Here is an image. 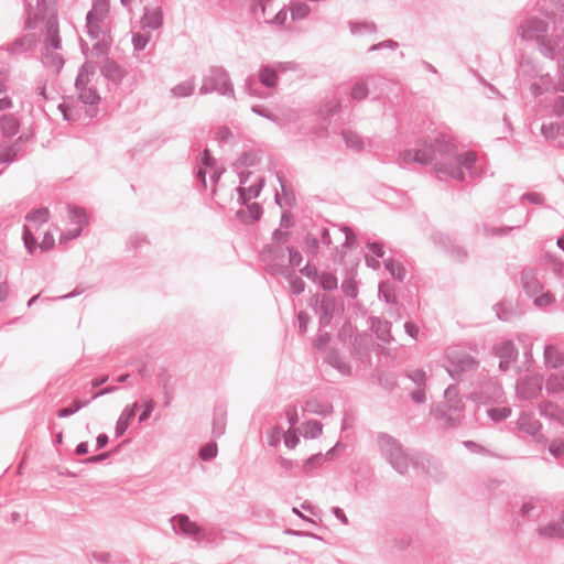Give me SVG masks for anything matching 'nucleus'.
<instances>
[{"instance_id":"obj_24","label":"nucleus","mask_w":564,"mask_h":564,"mask_svg":"<svg viewBox=\"0 0 564 564\" xmlns=\"http://www.w3.org/2000/svg\"><path fill=\"white\" fill-rule=\"evenodd\" d=\"M36 44L35 34L28 33L10 43L7 51L10 54H21L31 51Z\"/></svg>"},{"instance_id":"obj_58","label":"nucleus","mask_w":564,"mask_h":564,"mask_svg":"<svg viewBox=\"0 0 564 564\" xmlns=\"http://www.w3.org/2000/svg\"><path fill=\"white\" fill-rule=\"evenodd\" d=\"M311 13V8L305 2L296 1L291 6V18L292 20L305 19Z\"/></svg>"},{"instance_id":"obj_7","label":"nucleus","mask_w":564,"mask_h":564,"mask_svg":"<svg viewBox=\"0 0 564 564\" xmlns=\"http://www.w3.org/2000/svg\"><path fill=\"white\" fill-rule=\"evenodd\" d=\"M170 521L176 535L188 538L195 542L207 539L206 530L198 523L192 521L187 514H175L171 517Z\"/></svg>"},{"instance_id":"obj_38","label":"nucleus","mask_w":564,"mask_h":564,"mask_svg":"<svg viewBox=\"0 0 564 564\" xmlns=\"http://www.w3.org/2000/svg\"><path fill=\"white\" fill-rule=\"evenodd\" d=\"M384 268L389 273L399 282H402L405 279L406 270L404 265L394 260L393 258H388L383 261Z\"/></svg>"},{"instance_id":"obj_51","label":"nucleus","mask_w":564,"mask_h":564,"mask_svg":"<svg viewBox=\"0 0 564 564\" xmlns=\"http://www.w3.org/2000/svg\"><path fill=\"white\" fill-rule=\"evenodd\" d=\"M379 299L388 304H395L397 296L393 286L389 282H380L378 288Z\"/></svg>"},{"instance_id":"obj_35","label":"nucleus","mask_w":564,"mask_h":564,"mask_svg":"<svg viewBox=\"0 0 564 564\" xmlns=\"http://www.w3.org/2000/svg\"><path fill=\"white\" fill-rule=\"evenodd\" d=\"M494 311L498 319L502 322H510L516 315L513 305L510 301L502 300L494 305Z\"/></svg>"},{"instance_id":"obj_48","label":"nucleus","mask_w":564,"mask_h":564,"mask_svg":"<svg viewBox=\"0 0 564 564\" xmlns=\"http://www.w3.org/2000/svg\"><path fill=\"white\" fill-rule=\"evenodd\" d=\"M325 462V457L322 453H316V454H313L311 455L308 458H306L301 468H302V471L305 474V475H310L311 471L315 468H318L319 466H322V464Z\"/></svg>"},{"instance_id":"obj_3","label":"nucleus","mask_w":564,"mask_h":564,"mask_svg":"<svg viewBox=\"0 0 564 564\" xmlns=\"http://www.w3.org/2000/svg\"><path fill=\"white\" fill-rule=\"evenodd\" d=\"M377 442L382 456L388 464L400 475L409 469L410 457L399 440L390 434L379 433Z\"/></svg>"},{"instance_id":"obj_22","label":"nucleus","mask_w":564,"mask_h":564,"mask_svg":"<svg viewBox=\"0 0 564 564\" xmlns=\"http://www.w3.org/2000/svg\"><path fill=\"white\" fill-rule=\"evenodd\" d=\"M139 408L138 402L132 403L131 405H127L119 419L117 420L116 427H115V435L116 437H121L127 430L129 429L131 421L134 419L137 410Z\"/></svg>"},{"instance_id":"obj_34","label":"nucleus","mask_w":564,"mask_h":564,"mask_svg":"<svg viewBox=\"0 0 564 564\" xmlns=\"http://www.w3.org/2000/svg\"><path fill=\"white\" fill-rule=\"evenodd\" d=\"M325 360L333 368L337 369L341 375H349L351 371L349 364L344 361L336 349L329 350Z\"/></svg>"},{"instance_id":"obj_25","label":"nucleus","mask_w":564,"mask_h":564,"mask_svg":"<svg viewBox=\"0 0 564 564\" xmlns=\"http://www.w3.org/2000/svg\"><path fill=\"white\" fill-rule=\"evenodd\" d=\"M521 283L524 292L530 296H536L542 291V284L532 270L521 272Z\"/></svg>"},{"instance_id":"obj_19","label":"nucleus","mask_w":564,"mask_h":564,"mask_svg":"<svg viewBox=\"0 0 564 564\" xmlns=\"http://www.w3.org/2000/svg\"><path fill=\"white\" fill-rule=\"evenodd\" d=\"M265 185V178L263 176L259 177L258 181L249 186L243 187L239 186L236 188L238 194V204L240 206L247 205L251 198H258Z\"/></svg>"},{"instance_id":"obj_40","label":"nucleus","mask_w":564,"mask_h":564,"mask_svg":"<svg viewBox=\"0 0 564 564\" xmlns=\"http://www.w3.org/2000/svg\"><path fill=\"white\" fill-rule=\"evenodd\" d=\"M102 20H99L97 17H93V13L86 14V32L87 35L93 40H98L100 35L104 33L100 22Z\"/></svg>"},{"instance_id":"obj_61","label":"nucleus","mask_w":564,"mask_h":564,"mask_svg":"<svg viewBox=\"0 0 564 564\" xmlns=\"http://www.w3.org/2000/svg\"><path fill=\"white\" fill-rule=\"evenodd\" d=\"M511 412H512V410L509 406L490 408L487 410V415L494 422H501V421L508 419L511 415Z\"/></svg>"},{"instance_id":"obj_60","label":"nucleus","mask_w":564,"mask_h":564,"mask_svg":"<svg viewBox=\"0 0 564 564\" xmlns=\"http://www.w3.org/2000/svg\"><path fill=\"white\" fill-rule=\"evenodd\" d=\"M293 269L289 268L286 264L282 263H270L265 265V272L270 275H282L284 279L291 278V271Z\"/></svg>"},{"instance_id":"obj_62","label":"nucleus","mask_w":564,"mask_h":564,"mask_svg":"<svg viewBox=\"0 0 564 564\" xmlns=\"http://www.w3.org/2000/svg\"><path fill=\"white\" fill-rule=\"evenodd\" d=\"M288 282L290 283V292L293 295H300L305 291V282L295 275V271H291V278H286Z\"/></svg>"},{"instance_id":"obj_30","label":"nucleus","mask_w":564,"mask_h":564,"mask_svg":"<svg viewBox=\"0 0 564 564\" xmlns=\"http://www.w3.org/2000/svg\"><path fill=\"white\" fill-rule=\"evenodd\" d=\"M440 242L445 247L447 253L455 260L463 262L468 257V251L465 247L452 242L448 236H441Z\"/></svg>"},{"instance_id":"obj_2","label":"nucleus","mask_w":564,"mask_h":564,"mask_svg":"<svg viewBox=\"0 0 564 564\" xmlns=\"http://www.w3.org/2000/svg\"><path fill=\"white\" fill-rule=\"evenodd\" d=\"M444 399V402L431 406V414L436 420L443 421L446 429L459 426L464 419L465 403L456 386L451 384L445 389Z\"/></svg>"},{"instance_id":"obj_32","label":"nucleus","mask_w":564,"mask_h":564,"mask_svg":"<svg viewBox=\"0 0 564 564\" xmlns=\"http://www.w3.org/2000/svg\"><path fill=\"white\" fill-rule=\"evenodd\" d=\"M435 172L441 180L443 176H449L458 181H463L465 178V174L460 166L452 163H436Z\"/></svg>"},{"instance_id":"obj_10","label":"nucleus","mask_w":564,"mask_h":564,"mask_svg":"<svg viewBox=\"0 0 564 564\" xmlns=\"http://www.w3.org/2000/svg\"><path fill=\"white\" fill-rule=\"evenodd\" d=\"M492 354L499 358V370L506 372L514 364L519 356V350L512 340H503L492 347Z\"/></svg>"},{"instance_id":"obj_9","label":"nucleus","mask_w":564,"mask_h":564,"mask_svg":"<svg viewBox=\"0 0 564 564\" xmlns=\"http://www.w3.org/2000/svg\"><path fill=\"white\" fill-rule=\"evenodd\" d=\"M448 361L449 368L447 371L454 379L467 371L476 370L479 367V360L467 352H456L449 356Z\"/></svg>"},{"instance_id":"obj_5","label":"nucleus","mask_w":564,"mask_h":564,"mask_svg":"<svg viewBox=\"0 0 564 564\" xmlns=\"http://www.w3.org/2000/svg\"><path fill=\"white\" fill-rule=\"evenodd\" d=\"M468 399L475 403L492 405L503 402L505 392L497 380L485 378L469 393Z\"/></svg>"},{"instance_id":"obj_23","label":"nucleus","mask_w":564,"mask_h":564,"mask_svg":"<svg viewBox=\"0 0 564 564\" xmlns=\"http://www.w3.org/2000/svg\"><path fill=\"white\" fill-rule=\"evenodd\" d=\"M370 328L379 340L386 344H389L393 340L390 322L379 317H370Z\"/></svg>"},{"instance_id":"obj_12","label":"nucleus","mask_w":564,"mask_h":564,"mask_svg":"<svg viewBox=\"0 0 564 564\" xmlns=\"http://www.w3.org/2000/svg\"><path fill=\"white\" fill-rule=\"evenodd\" d=\"M339 307L343 308V303L339 300L329 294L322 295L319 310L316 313L318 314L319 328H325L332 324L334 314Z\"/></svg>"},{"instance_id":"obj_45","label":"nucleus","mask_w":564,"mask_h":564,"mask_svg":"<svg viewBox=\"0 0 564 564\" xmlns=\"http://www.w3.org/2000/svg\"><path fill=\"white\" fill-rule=\"evenodd\" d=\"M251 111L257 115V116H260L262 118H265L268 120H270L271 122L280 126V127H283L284 126V121L281 117H279L278 115L273 113L272 111H270L267 107H264L263 105H253L251 106Z\"/></svg>"},{"instance_id":"obj_55","label":"nucleus","mask_w":564,"mask_h":564,"mask_svg":"<svg viewBox=\"0 0 564 564\" xmlns=\"http://www.w3.org/2000/svg\"><path fill=\"white\" fill-rule=\"evenodd\" d=\"M541 133L545 137V139H556L558 135H563V127H561V121L543 123L541 127Z\"/></svg>"},{"instance_id":"obj_39","label":"nucleus","mask_w":564,"mask_h":564,"mask_svg":"<svg viewBox=\"0 0 564 564\" xmlns=\"http://www.w3.org/2000/svg\"><path fill=\"white\" fill-rule=\"evenodd\" d=\"M42 63L45 66L55 68L56 73H59L64 67L65 59L58 53L44 50L42 53Z\"/></svg>"},{"instance_id":"obj_56","label":"nucleus","mask_w":564,"mask_h":564,"mask_svg":"<svg viewBox=\"0 0 564 564\" xmlns=\"http://www.w3.org/2000/svg\"><path fill=\"white\" fill-rule=\"evenodd\" d=\"M25 219L32 223L45 224L50 219V210L46 207L32 209L26 214Z\"/></svg>"},{"instance_id":"obj_31","label":"nucleus","mask_w":564,"mask_h":564,"mask_svg":"<svg viewBox=\"0 0 564 564\" xmlns=\"http://www.w3.org/2000/svg\"><path fill=\"white\" fill-rule=\"evenodd\" d=\"M539 413L550 420L561 422L564 416V411L552 401H543L538 406Z\"/></svg>"},{"instance_id":"obj_37","label":"nucleus","mask_w":564,"mask_h":564,"mask_svg":"<svg viewBox=\"0 0 564 564\" xmlns=\"http://www.w3.org/2000/svg\"><path fill=\"white\" fill-rule=\"evenodd\" d=\"M303 410L308 413L326 416L333 412V405L322 404L316 399H308L305 401Z\"/></svg>"},{"instance_id":"obj_6","label":"nucleus","mask_w":564,"mask_h":564,"mask_svg":"<svg viewBox=\"0 0 564 564\" xmlns=\"http://www.w3.org/2000/svg\"><path fill=\"white\" fill-rule=\"evenodd\" d=\"M170 521L176 535L188 538L195 542L207 539L206 530L198 523L192 521L187 514H175L171 517Z\"/></svg>"},{"instance_id":"obj_17","label":"nucleus","mask_w":564,"mask_h":564,"mask_svg":"<svg viewBox=\"0 0 564 564\" xmlns=\"http://www.w3.org/2000/svg\"><path fill=\"white\" fill-rule=\"evenodd\" d=\"M263 207L260 203L247 204V209H238L236 218L243 225H253L262 218Z\"/></svg>"},{"instance_id":"obj_53","label":"nucleus","mask_w":564,"mask_h":564,"mask_svg":"<svg viewBox=\"0 0 564 564\" xmlns=\"http://www.w3.org/2000/svg\"><path fill=\"white\" fill-rule=\"evenodd\" d=\"M22 240H23V243H24V247H25L28 253H30V254H33L35 252L36 248H39L36 238L34 237L30 227L26 225L23 226Z\"/></svg>"},{"instance_id":"obj_54","label":"nucleus","mask_w":564,"mask_h":564,"mask_svg":"<svg viewBox=\"0 0 564 564\" xmlns=\"http://www.w3.org/2000/svg\"><path fill=\"white\" fill-rule=\"evenodd\" d=\"M546 389L552 393H561L564 391V375L552 373L546 381Z\"/></svg>"},{"instance_id":"obj_44","label":"nucleus","mask_w":564,"mask_h":564,"mask_svg":"<svg viewBox=\"0 0 564 564\" xmlns=\"http://www.w3.org/2000/svg\"><path fill=\"white\" fill-rule=\"evenodd\" d=\"M303 437L306 440L317 438L323 432V424L318 420H308L303 423Z\"/></svg>"},{"instance_id":"obj_42","label":"nucleus","mask_w":564,"mask_h":564,"mask_svg":"<svg viewBox=\"0 0 564 564\" xmlns=\"http://www.w3.org/2000/svg\"><path fill=\"white\" fill-rule=\"evenodd\" d=\"M89 403L90 400L75 399L68 406L58 409L56 415L59 419L68 417L78 412L80 409L86 408Z\"/></svg>"},{"instance_id":"obj_11","label":"nucleus","mask_w":564,"mask_h":564,"mask_svg":"<svg viewBox=\"0 0 564 564\" xmlns=\"http://www.w3.org/2000/svg\"><path fill=\"white\" fill-rule=\"evenodd\" d=\"M549 32V23L540 18L533 17L525 20L519 26V35L524 41H538Z\"/></svg>"},{"instance_id":"obj_4","label":"nucleus","mask_w":564,"mask_h":564,"mask_svg":"<svg viewBox=\"0 0 564 564\" xmlns=\"http://www.w3.org/2000/svg\"><path fill=\"white\" fill-rule=\"evenodd\" d=\"M214 91L221 96L235 98V90L230 76L221 66H210L208 74L204 76L199 88L200 95H207Z\"/></svg>"},{"instance_id":"obj_47","label":"nucleus","mask_w":564,"mask_h":564,"mask_svg":"<svg viewBox=\"0 0 564 564\" xmlns=\"http://www.w3.org/2000/svg\"><path fill=\"white\" fill-rule=\"evenodd\" d=\"M110 9V0H94L91 9L87 13H93V17L105 20L108 17Z\"/></svg>"},{"instance_id":"obj_27","label":"nucleus","mask_w":564,"mask_h":564,"mask_svg":"<svg viewBox=\"0 0 564 564\" xmlns=\"http://www.w3.org/2000/svg\"><path fill=\"white\" fill-rule=\"evenodd\" d=\"M227 410L224 405L218 404L214 408L213 413V435L220 437L226 432Z\"/></svg>"},{"instance_id":"obj_52","label":"nucleus","mask_w":564,"mask_h":564,"mask_svg":"<svg viewBox=\"0 0 564 564\" xmlns=\"http://www.w3.org/2000/svg\"><path fill=\"white\" fill-rule=\"evenodd\" d=\"M218 454V446L217 443L214 441H210L203 445L198 451V457L204 462H210L214 458H216Z\"/></svg>"},{"instance_id":"obj_41","label":"nucleus","mask_w":564,"mask_h":564,"mask_svg":"<svg viewBox=\"0 0 564 564\" xmlns=\"http://www.w3.org/2000/svg\"><path fill=\"white\" fill-rule=\"evenodd\" d=\"M539 534L546 538H564V525L562 522L552 521L545 527L539 528Z\"/></svg>"},{"instance_id":"obj_8","label":"nucleus","mask_w":564,"mask_h":564,"mask_svg":"<svg viewBox=\"0 0 564 564\" xmlns=\"http://www.w3.org/2000/svg\"><path fill=\"white\" fill-rule=\"evenodd\" d=\"M294 62H278L274 65L262 64L258 72V80L265 88H275L279 83V74L295 70Z\"/></svg>"},{"instance_id":"obj_57","label":"nucleus","mask_w":564,"mask_h":564,"mask_svg":"<svg viewBox=\"0 0 564 564\" xmlns=\"http://www.w3.org/2000/svg\"><path fill=\"white\" fill-rule=\"evenodd\" d=\"M259 80L256 78V76L250 75L246 78L245 82V91L248 93L250 96L259 97V98H267L268 95H265L259 87H258Z\"/></svg>"},{"instance_id":"obj_26","label":"nucleus","mask_w":564,"mask_h":564,"mask_svg":"<svg viewBox=\"0 0 564 564\" xmlns=\"http://www.w3.org/2000/svg\"><path fill=\"white\" fill-rule=\"evenodd\" d=\"M142 28H148L151 30H159L163 25V11L161 8L149 9L144 8V12L142 15Z\"/></svg>"},{"instance_id":"obj_13","label":"nucleus","mask_w":564,"mask_h":564,"mask_svg":"<svg viewBox=\"0 0 564 564\" xmlns=\"http://www.w3.org/2000/svg\"><path fill=\"white\" fill-rule=\"evenodd\" d=\"M413 468L431 477L442 475L441 465L430 455L425 453H416L410 457Z\"/></svg>"},{"instance_id":"obj_49","label":"nucleus","mask_w":564,"mask_h":564,"mask_svg":"<svg viewBox=\"0 0 564 564\" xmlns=\"http://www.w3.org/2000/svg\"><path fill=\"white\" fill-rule=\"evenodd\" d=\"M315 283H318L319 288L324 291H333L337 289L338 280L336 275L330 272H322Z\"/></svg>"},{"instance_id":"obj_63","label":"nucleus","mask_w":564,"mask_h":564,"mask_svg":"<svg viewBox=\"0 0 564 564\" xmlns=\"http://www.w3.org/2000/svg\"><path fill=\"white\" fill-rule=\"evenodd\" d=\"M454 158L458 166H464L468 170H470L475 165L477 160L475 153L470 151L464 152L462 154L456 153Z\"/></svg>"},{"instance_id":"obj_43","label":"nucleus","mask_w":564,"mask_h":564,"mask_svg":"<svg viewBox=\"0 0 564 564\" xmlns=\"http://www.w3.org/2000/svg\"><path fill=\"white\" fill-rule=\"evenodd\" d=\"M260 163V158L258 156L256 151H243L239 158L235 161L234 166L240 167H253Z\"/></svg>"},{"instance_id":"obj_1","label":"nucleus","mask_w":564,"mask_h":564,"mask_svg":"<svg viewBox=\"0 0 564 564\" xmlns=\"http://www.w3.org/2000/svg\"><path fill=\"white\" fill-rule=\"evenodd\" d=\"M456 145L445 135L433 140H423L416 149L405 150L400 154L403 163H419L421 165L438 162V159H453L456 155Z\"/></svg>"},{"instance_id":"obj_16","label":"nucleus","mask_w":564,"mask_h":564,"mask_svg":"<svg viewBox=\"0 0 564 564\" xmlns=\"http://www.w3.org/2000/svg\"><path fill=\"white\" fill-rule=\"evenodd\" d=\"M518 394L523 400H532L539 395L542 390V379L538 376L527 377L517 386Z\"/></svg>"},{"instance_id":"obj_21","label":"nucleus","mask_w":564,"mask_h":564,"mask_svg":"<svg viewBox=\"0 0 564 564\" xmlns=\"http://www.w3.org/2000/svg\"><path fill=\"white\" fill-rule=\"evenodd\" d=\"M278 182L281 185L283 198L275 193L274 202L279 207L289 206L292 207L295 204V195L291 185L288 184V180L283 176L282 173L276 172L275 174Z\"/></svg>"},{"instance_id":"obj_28","label":"nucleus","mask_w":564,"mask_h":564,"mask_svg":"<svg viewBox=\"0 0 564 564\" xmlns=\"http://www.w3.org/2000/svg\"><path fill=\"white\" fill-rule=\"evenodd\" d=\"M517 424L518 429L521 432H524L532 436H535L542 427L541 423L538 420H535L531 414L525 412L521 413Z\"/></svg>"},{"instance_id":"obj_15","label":"nucleus","mask_w":564,"mask_h":564,"mask_svg":"<svg viewBox=\"0 0 564 564\" xmlns=\"http://www.w3.org/2000/svg\"><path fill=\"white\" fill-rule=\"evenodd\" d=\"M100 74L108 82H111L118 86L122 83L127 72L118 62L107 58L100 67Z\"/></svg>"},{"instance_id":"obj_18","label":"nucleus","mask_w":564,"mask_h":564,"mask_svg":"<svg viewBox=\"0 0 564 564\" xmlns=\"http://www.w3.org/2000/svg\"><path fill=\"white\" fill-rule=\"evenodd\" d=\"M77 98L84 105L90 106V108L86 111L89 118H94L97 116V105L100 102L101 97L95 87L77 90Z\"/></svg>"},{"instance_id":"obj_46","label":"nucleus","mask_w":564,"mask_h":564,"mask_svg":"<svg viewBox=\"0 0 564 564\" xmlns=\"http://www.w3.org/2000/svg\"><path fill=\"white\" fill-rule=\"evenodd\" d=\"M303 250L308 257H316L319 251L318 238L315 235L307 232L303 239Z\"/></svg>"},{"instance_id":"obj_59","label":"nucleus","mask_w":564,"mask_h":564,"mask_svg":"<svg viewBox=\"0 0 564 564\" xmlns=\"http://www.w3.org/2000/svg\"><path fill=\"white\" fill-rule=\"evenodd\" d=\"M194 91V84L191 82H182L171 89L172 96L175 98L189 97Z\"/></svg>"},{"instance_id":"obj_29","label":"nucleus","mask_w":564,"mask_h":564,"mask_svg":"<svg viewBox=\"0 0 564 564\" xmlns=\"http://www.w3.org/2000/svg\"><path fill=\"white\" fill-rule=\"evenodd\" d=\"M20 130V121L11 113L2 115L0 118V131L4 138H12Z\"/></svg>"},{"instance_id":"obj_14","label":"nucleus","mask_w":564,"mask_h":564,"mask_svg":"<svg viewBox=\"0 0 564 564\" xmlns=\"http://www.w3.org/2000/svg\"><path fill=\"white\" fill-rule=\"evenodd\" d=\"M62 48V39L56 18H50L45 23L44 50L57 51Z\"/></svg>"},{"instance_id":"obj_64","label":"nucleus","mask_w":564,"mask_h":564,"mask_svg":"<svg viewBox=\"0 0 564 564\" xmlns=\"http://www.w3.org/2000/svg\"><path fill=\"white\" fill-rule=\"evenodd\" d=\"M151 35L149 33L137 32L132 34V45L135 52H141L150 42Z\"/></svg>"},{"instance_id":"obj_20","label":"nucleus","mask_w":564,"mask_h":564,"mask_svg":"<svg viewBox=\"0 0 564 564\" xmlns=\"http://www.w3.org/2000/svg\"><path fill=\"white\" fill-rule=\"evenodd\" d=\"M26 154V151L19 142L13 141L11 143L0 147V164H11Z\"/></svg>"},{"instance_id":"obj_33","label":"nucleus","mask_w":564,"mask_h":564,"mask_svg":"<svg viewBox=\"0 0 564 564\" xmlns=\"http://www.w3.org/2000/svg\"><path fill=\"white\" fill-rule=\"evenodd\" d=\"M544 361L547 367L557 369L564 365V352L553 345L544 347Z\"/></svg>"},{"instance_id":"obj_50","label":"nucleus","mask_w":564,"mask_h":564,"mask_svg":"<svg viewBox=\"0 0 564 564\" xmlns=\"http://www.w3.org/2000/svg\"><path fill=\"white\" fill-rule=\"evenodd\" d=\"M69 218L77 227L88 224V215L82 207L69 205L68 206Z\"/></svg>"},{"instance_id":"obj_36","label":"nucleus","mask_w":564,"mask_h":564,"mask_svg":"<svg viewBox=\"0 0 564 564\" xmlns=\"http://www.w3.org/2000/svg\"><path fill=\"white\" fill-rule=\"evenodd\" d=\"M539 52L546 58H556V44L555 39L552 41L547 34L535 41Z\"/></svg>"}]
</instances>
